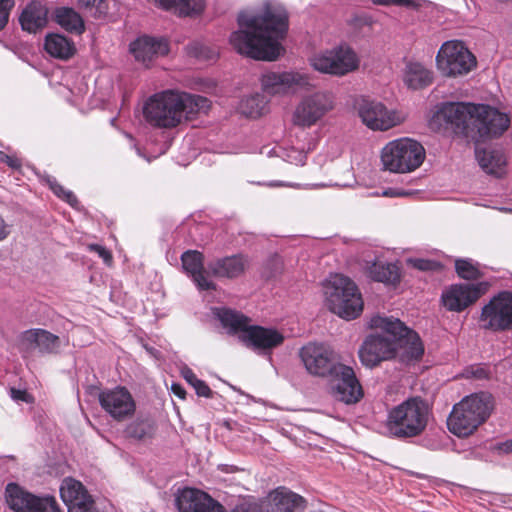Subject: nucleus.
<instances>
[{"label":"nucleus","mask_w":512,"mask_h":512,"mask_svg":"<svg viewBox=\"0 0 512 512\" xmlns=\"http://www.w3.org/2000/svg\"><path fill=\"white\" fill-rule=\"evenodd\" d=\"M180 259L184 272L192 279L200 291L216 290V284L208 278L202 252L187 250L182 253Z\"/></svg>","instance_id":"21"},{"label":"nucleus","mask_w":512,"mask_h":512,"mask_svg":"<svg viewBox=\"0 0 512 512\" xmlns=\"http://www.w3.org/2000/svg\"><path fill=\"white\" fill-rule=\"evenodd\" d=\"M182 377L186 380L188 384H190L196 394L200 397L210 398L212 397L213 391L207 385V383L201 379H199L192 369L189 367H185L181 370Z\"/></svg>","instance_id":"37"},{"label":"nucleus","mask_w":512,"mask_h":512,"mask_svg":"<svg viewBox=\"0 0 512 512\" xmlns=\"http://www.w3.org/2000/svg\"><path fill=\"white\" fill-rule=\"evenodd\" d=\"M475 104L463 102L444 103L434 115V121L450 125L456 133L472 135Z\"/></svg>","instance_id":"14"},{"label":"nucleus","mask_w":512,"mask_h":512,"mask_svg":"<svg viewBox=\"0 0 512 512\" xmlns=\"http://www.w3.org/2000/svg\"><path fill=\"white\" fill-rule=\"evenodd\" d=\"M374 4L378 5H396L405 7H417L418 4L415 0H371Z\"/></svg>","instance_id":"46"},{"label":"nucleus","mask_w":512,"mask_h":512,"mask_svg":"<svg viewBox=\"0 0 512 512\" xmlns=\"http://www.w3.org/2000/svg\"><path fill=\"white\" fill-rule=\"evenodd\" d=\"M78 5L81 8L84 9H91L93 7H96L98 10L101 9V4L103 3V0H77Z\"/></svg>","instance_id":"54"},{"label":"nucleus","mask_w":512,"mask_h":512,"mask_svg":"<svg viewBox=\"0 0 512 512\" xmlns=\"http://www.w3.org/2000/svg\"><path fill=\"white\" fill-rule=\"evenodd\" d=\"M44 49L51 57L60 60H68L76 53L74 42L58 33L48 34L45 37Z\"/></svg>","instance_id":"29"},{"label":"nucleus","mask_w":512,"mask_h":512,"mask_svg":"<svg viewBox=\"0 0 512 512\" xmlns=\"http://www.w3.org/2000/svg\"><path fill=\"white\" fill-rule=\"evenodd\" d=\"M430 409L421 397H411L393 407L385 422L386 434L397 439L421 435L428 424Z\"/></svg>","instance_id":"6"},{"label":"nucleus","mask_w":512,"mask_h":512,"mask_svg":"<svg viewBox=\"0 0 512 512\" xmlns=\"http://www.w3.org/2000/svg\"><path fill=\"white\" fill-rule=\"evenodd\" d=\"M46 183L58 198L66 201L72 207L77 206V197L74 195L72 191L66 190L62 185H60L56 178L52 176H47Z\"/></svg>","instance_id":"38"},{"label":"nucleus","mask_w":512,"mask_h":512,"mask_svg":"<svg viewBox=\"0 0 512 512\" xmlns=\"http://www.w3.org/2000/svg\"><path fill=\"white\" fill-rule=\"evenodd\" d=\"M455 268L457 274L463 279H477L480 277V271L470 260H456Z\"/></svg>","instance_id":"39"},{"label":"nucleus","mask_w":512,"mask_h":512,"mask_svg":"<svg viewBox=\"0 0 512 512\" xmlns=\"http://www.w3.org/2000/svg\"><path fill=\"white\" fill-rule=\"evenodd\" d=\"M471 139L480 140L495 137L506 131L510 125L507 114L489 105H475Z\"/></svg>","instance_id":"13"},{"label":"nucleus","mask_w":512,"mask_h":512,"mask_svg":"<svg viewBox=\"0 0 512 512\" xmlns=\"http://www.w3.org/2000/svg\"><path fill=\"white\" fill-rule=\"evenodd\" d=\"M372 329L383 334L369 335L359 349V358L366 367H375L380 362L398 358L403 363L418 361L424 353L419 335L410 330L399 319L376 315L370 320Z\"/></svg>","instance_id":"2"},{"label":"nucleus","mask_w":512,"mask_h":512,"mask_svg":"<svg viewBox=\"0 0 512 512\" xmlns=\"http://www.w3.org/2000/svg\"><path fill=\"white\" fill-rule=\"evenodd\" d=\"M492 408V397L488 393L468 395L453 406L448 428L459 437L469 436L487 420Z\"/></svg>","instance_id":"7"},{"label":"nucleus","mask_w":512,"mask_h":512,"mask_svg":"<svg viewBox=\"0 0 512 512\" xmlns=\"http://www.w3.org/2000/svg\"><path fill=\"white\" fill-rule=\"evenodd\" d=\"M130 51L137 61H141L148 66L153 59L167 55L169 45L164 38L142 36L130 44Z\"/></svg>","instance_id":"22"},{"label":"nucleus","mask_w":512,"mask_h":512,"mask_svg":"<svg viewBox=\"0 0 512 512\" xmlns=\"http://www.w3.org/2000/svg\"><path fill=\"white\" fill-rule=\"evenodd\" d=\"M369 277L377 282L395 284L399 280V271L396 265L377 261L368 268Z\"/></svg>","instance_id":"33"},{"label":"nucleus","mask_w":512,"mask_h":512,"mask_svg":"<svg viewBox=\"0 0 512 512\" xmlns=\"http://www.w3.org/2000/svg\"><path fill=\"white\" fill-rule=\"evenodd\" d=\"M247 264V258L238 254L210 261L207 269L215 277L232 279L243 274Z\"/></svg>","instance_id":"25"},{"label":"nucleus","mask_w":512,"mask_h":512,"mask_svg":"<svg viewBox=\"0 0 512 512\" xmlns=\"http://www.w3.org/2000/svg\"><path fill=\"white\" fill-rule=\"evenodd\" d=\"M10 234V229L8 224L5 222L3 217L0 215V241H3Z\"/></svg>","instance_id":"55"},{"label":"nucleus","mask_w":512,"mask_h":512,"mask_svg":"<svg viewBox=\"0 0 512 512\" xmlns=\"http://www.w3.org/2000/svg\"><path fill=\"white\" fill-rule=\"evenodd\" d=\"M480 167L488 174L500 177L505 172L506 158L501 149L479 148L475 150Z\"/></svg>","instance_id":"26"},{"label":"nucleus","mask_w":512,"mask_h":512,"mask_svg":"<svg viewBox=\"0 0 512 512\" xmlns=\"http://www.w3.org/2000/svg\"><path fill=\"white\" fill-rule=\"evenodd\" d=\"M481 327L492 331L512 329V292L503 291L494 296L481 311Z\"/></svg>","instance_id":"12"},{"label":"nucleus","mask_w":512,"mask_h":512,"mask_svg":"<svg viewBox=\"0 0 512 512\" xmlns=\"http://www.w3.org/2000/svg\"><path fill=\"white\" fill-rule=\"evenodd\" d=\"M99 403L102 409L117 421L131 417L136 410V403L125 387L100 392Z\"/></svg>","instance_id":"16"},{"label":"nucleus","mask_w":512,"mask_h":512,"mask_svg":"<svg viewBox=\"0 0 512 512\" xmlns=\"http://www.w3.org/2000/svg\"><path fill=\"white\" fill-rule=\"evenodd\" d=\"M60 496L63 502L69 505L90 495L80 481L66 478L61 484Z\"/></svg>","instance_id":"36"},{"label":"nucleus","mask_w":512,"mask_h":512,"mask_svg":"<svg viewBox=\"0 0 512 512\" xmlns=\"http://www.w3.org/2000/svg\"><path fill=\"white\" fill-rule=\"evenodd\" d=\"M212 313L230 335L240 333L239 340L254 350L267 352L284 341L283 335L275 329L249 325L250 318L239 311L214 307Z\"/></svg>","instance_id":"5"},{"label":"nucleus","mask_w":512,"mask_h":512,"mask_svg":"<svg viewBox=\"0 0 512 512\" xmlns=\"http://www.w3.org/2000/svg\"><path fill=\"white\" fill-rule=\"evenodd\" d=\"M486 371L482 367L471 366L464 370L463 376L466 378H477L482 379L486 377Z\"/></svg>","instance_id":"47"},{"label":"nucleus","mask_w":512,"mask_h":512,"mask_svg":"<svg viewBox=\"0 0 512 512\" xmlns=\"http://www.w3.org/2000/svg\"><path fill=\"white\" fill-rule=\"evenodd\" d=\"M322 386L336 401L345 405L359 403L364 397L363 387L352 367L340 362L338 354L322 345Z\"/></svg>","instance_id":"4"},{"label":"nucleus","mask_w":512,"mask_h":512,"mask_svg":"<svg viewBox=\"0 0 512 512\" xmlns=\"http://www.w3.org/2000/svg\"><path fill=\"white\" fill-rule=\"evenodd\" d=\"M265 505L269 512H303L305 500L286 488H277L270 493Z\"/></svg>","instance_id":"23"},{"label":"nucleus","mask_w":512,"mask_h":512,"mask_svg":"<svg viewBox=\"0 0 512 512\" xmlns=\"http://www.w3.org/2000/svg\"><path fill=\"white\" fill-rule=\"evenodd\" d=\"M222 512H227L224 508ZM230 512H269L266 508L265 502H257L252 500H243Z\"/></svg>","instance_id":"41"},{"label":"nucleus","mask_w":512,"mask_h":512,"mask_svg":"<svg viewBox=\"0 0 512 512\" xmlns=\"http://www.w3.org/2000/svg\"><path fill=\"white\" fill-rule=\"evenodd\" d=\"M433 73L422 63L410 61L406 64L403 72L405 85L413 90L427 87L432 83Z\"/></svg>","instance_id":"28"},{"label":"nucleus","mask_w":512,"mask_h":512,"mask_svg":"<svg viewBox=\"0 0 512 512\" xmlns=\"http://www.w3.org/2000/svg\"><path fill=\"white\" fill-rule=\"evenodd\" d=\"M210 105V100L204 96L165 90L146 100L143 115L152 126L174 128L183 120L193 119L200 112L207 113Z\"/></svg>","instance_id":"3"},{"label":"nucleus","mask_w":512,"mask_h":512,"mask_svg":"<svg viewBox=\"0 0 512 512\" xmlns=\"http://www.w3.org/2000/svg\"><path fill=\"white\" fill-rule=\"evenodd\" d=\"M54 20L65 31L81 35L85 31L82 16L70 7H57L54 10Z\"/></svg>","instance_id":"31"},{"label":"nucleus","mask_w":512,"mask_h":512,"mask_svg":"<svg viewBox=\"0 0 512 512\" xmlns=\"http://www.w3.org/2000/svg\"><path fill=\"white\" fill-rule=\"evenodd\" d=\"M261 87L270 96L295 92L308 85V78L298 72L267 71L261 75Z\"/></svg>","instance_id":"18"},{"label":"nucleus","mask_w":512,"mask_h":512,"mask_svg":"<svg viewBox=\"0 0 512 512\" xmlns=\"http://www.w3.org/2000/svg\"><path fill=\"white\" fill-rule=\"evenodd\" d=\"M172 392L177 396L179 397L180 399H185L186 397V391L184 389V387L180 384H172Z\"/></svg>","instance_id":"56"},{"label":"nucleus","mask_w":512,"mask_h":512,"mask_svg":"<svg viewBox=\"0 0 512 512\" xmlns=\"http://www.w3.org/2000/svg\"><path fill=\"white\" fill-rule=\"evenodd\" d=\"M156 430L157 425L152 417L139 415L126 426L124 433L128 438L144 441L153 438Z\"/></svg>","instance_id":"32"},{"label":"nucleus","mask_w":512,"mask_h":512,"mask_svg":"<svg viewBox=\"0 0 512 512\" xmlns=\"http://www.w3.org/2000/svg\"><path fill=\"white\" fill-rule=\"evenodd\" d=\"M10 396L15 401H22L26 403L30 401V395L25 390L11 388Z\"/></svg>","instance_id":"51"},{"label":"nucleus","mask_w":512,"mask_h":512,"mask_svg":"<svg viewBox=\"0 0 512 512\" xmlns=\"http://www.w3.org/2000/svg\"><path fill=\"white\" fill-rule=\"evenodd\" d=\"M268 266L271 268L270 273L267 275L268 278H276L282 272L283 262L280 256L274 255L271 257Z\"/></svg>","instance_id":"44"},{"label":"nucleus","mask_w":512,"mask_h":512,"mask_svg":"<svg viewBox=\"0 0 512 512\" xmlns=\"http://www.w3.org/2000/svg\"><path fill=\"white\" fill-rule=\"evenodd\" d=\"M175 505L179 512L223 511V506L207 493L188 487L177 493L175 497Z\"/></svg>","instance_id":"20"},{"label":"nucleus","mask_w":512,"mask_h":512,"mask_svg":"<svg viewBox=\"0 0 512 512\" xmlns=\"http://www.w3.org/2000/svg\"><path fill=\"white\" fill-rule=\"evenodd\" d=\"M413 194V191L401 188H387L382 192V196L385 197H409Z\"/></svg>","instance_id":"48"},{"label":"nucleus","mask_w":512,"mask_h":512,"mask_svg":"<svg viewBox=\"0 0 512 512\" xmlns=\"http://www.w3.org/2000/svg\"><path fill=\"white\" fill-rule=\"evenodd\" d=\"M411 263L413 264V266L415 268H417L419 270H423V271L433 270L438 265L436 262L426 260V259H414V260H411Z\"/></svg>","instance_id":"49"},{"label":"nucleus","mask_w":512,"mask_h":512,"mask_svg":"<svg viewBox=\"0 0 512 512\" xmlns=\"http://www.w3.org/2000/svg\"><path fill=\"white\" fill-rule=\"evenodd\" d=\"M497 449L502 453H512V439L499 443Z\"/></svg>","instance_id":"57"},{"label":"nucleus","mask_w":512,"mask_h":512,"mask_svg":"<svg viewBox=\"0 0 512 512\" xmlns=\"http://www.w3.org/2000/svg\"><path fill=\"white\" fill-rule=\"evenodd\" d=\"M295 123L302 126H311L320 119V96L314 94L305 97L294 113Z\"/></svg>","instance_id":"30"},{"label":"nucleus","mask_w":512,"mask_h":512,"mask_svg":"<svg viewBox=\"0 0 512 512\" xmlns=\"http://www.w3.org/2000/svg\"><path fill=\"white\" fill-rule=\"evenodd\" d=\"M425 155L421 143L410 138H400L388 142L382 148L381 162L387 171L409 173L423 163Z\"/></svg>","instance_id":"9"},{"label":"nucleus","mask_w":512,"mask_h":512,"mask_svg":"<svg viewBox=\"0 0 512 512\" xmlns=\"http://www.w3.org/2000/svg\"><path fill=\"white\" fill-rule=\"evenodd\" d=\"M476 64L475 56L458 40L444 42L436 56L437 68L446 77L466 75Z\"/></svg>","instance_id":"10"},{"label":"nucleus","mask_w":512,"mask_h":512,"mask_svg":"<svg viewBox=\"0 0 512 512\" xmlns=\"http://www.w3.org/2000/svg\"><path fill=\"white\" fill-rule=\"evenodd\" d=\"M334 96L332 94H322V114L334 108Z\"/></svg>","instance_id":"53"},{"label":"nucleus","mask_w":512,"mask_h":512,"mask_svg":"<svg viewBox=\"0 0 512 512\" xmlns=\"http://www.w3.org/2000/svg\"><path fill=\"white\" fill-rule=\"evenodd\" d=\"M19 346L25 352L37 350L41 355H56L61 351V340L45 329L33 328L20 334Z\"/></svg>","instance_id":"19"},{"label":"nucleus","mask_w":512,"mask_h":512,"mask_svg":"<svg viewBox=\"0 0 512 512\" xmlns=\"http://www.w3.org/2000/svg\"><path fill=\"white\" fill-rule=\"evenodd\" d=\"M30 512H62L56 501L52 496L37 497Z\"/></svg>","instance_id":"40"},{"label":"nucleus","mask_w":512,"mask_h":512,"mask_svg":"<svg viewBox=\"0 0 512 512\" xmlns=\"http://www.w3.org/2000/svg\"><path fill=\"white\" fill-rule=\"evenodd\" d=\"M356 109L363 124L375 131H386L401 124L405 117L397 110H389L381 102L361 98Z\"/></svg>","instance_id":"11"},{"label":"nucleus","mask_w":512,"mask_h":512,"mask_svg":"<svg viewBox=\"0 0 512 512\" xmlns=\"http://www.w3.org/2000/svg\"><path fill=\"white\" fill-rule=\"evenodd\" d=\"M329 309L345 320L357 318L363 310V300L356 285L341 274L331 275L325 284L322 283Z\"/></svg>","instance_id":"8"},{"label":"nucleus","mask_w":512,"mask_h":512,"mask_svg":"<svg viewBox=\"0 0 512 512\" xmlns=\"http://www.w3.org/2000/svg\"><path fill=\"white\" fill-rule=\"evenodd\" d=\"M360 58L347 44H341L322 55V73L344 76L359 68Z\"/></svg>","instance_id":"17"},{"label":"nucleus","mask_w":512,"mask_h":512,"mask_svg":"<svg viewBox=\"0 0 512 512\" xmlns=\"http://www.w3.org/2000/svg\"><path fill=\"white\" fill-rule=\"evenodd\" d=\"M67 506L68 512H95V504L91 496H87Z\"/></svg>","instance_id":"42"},{"label":"nucleus","mask_w":512,"mask_h":512,"mask_svg":"<svg viewBox=\"0 0 512 512\" xmlns=\"http://www.w3.org/2000/svg\"><path fill=\"white\" fill-rule=\"evenodd\" d=\"M299 357L309 374L320 375V344L309 342L300 349Z\"/></svg>","instance_id":"34"},{"label":"nucleus","mask_w":512,"mask_h":512,"mask_svg":"<svg viewBox=\"0 0 512 512\" xmlns=\"http://www.w3.org/2000/svg\"><path fill=\"white\" fill-rule=\"evenodd\" d=\"M237 22L240 29L230 35V43L239 54L275 61L284 52L281 40L288 32L289 15L279 1L265 0L258 13L241 11Z\"/></svg>","instance_id":"1"},{"label":"nucleus","mask_w":512,"mask_h":512,"mask_svg":"<svg viewBox=\"0 0 512 512\" xmlns=\"http://www.w3.org/2000/svg\"><path fill=\"white\" fill-rule=\"evenodd\" d=\"M37 497L17 483H9L5 489L6 503L15 512H30Z\"/></svg>","instance_id":"27"},{"label":"nucleus","mask_w":512,"mask_h":512,"mask_svg":"<svg viewBox=\"0 0 512 512\" xmlns=\"http://www.w3.org/2000/svg\"><path fill=\"white\" fill-rule=\"evenodd\" d=\"M19 23L23 31L37 33L48 23V9L40 1L32 0L23 8Z\"/></svg>","instance_id":"24"},{"label":"nucleus","mask_w":512,"mask_h":512,"mask_svg":"<svg viewBox=\"0 0 512 512\" xmlns=\"http://www.w3.org/2000/svg\"><path fill=\"white\" fill-rule=\"evenodd\" d=\"M312 65H313L315 70L320 71V62L317 59L313 60Z\"/></svg>","instance_id":"58"},{"label":"nucleus","mask_w":512,"mask_h":512,"mask_svg":"<svg viewBox=\"0 0 512 512\" xmlns=\"http://www.w3.org/2000/svg\"><path fill=\"white\" fill-rule=\"evenodd\" d=\"M488 290V283L455 284L445 289L441 300L449 311L460 312L474 303Z\"/></svg>","instance_id":"15"},{"label":"nucleus","mask_w":512,"mask_h":512,"mask_svg":"<svg viewBox=\"0 0 512 512\" xmlns=\"http://www.w3.org/2000/svg\"><path fill=\"white\" fill-rule=\"evenodd\" d=\"M269 100L264 94L255 93L241 100V113L250 118L260 117L268 105Z\"/></svg>","instance_id":"35"},{"label":"nucleus","mask_w":512,"mask_h":512,"mask_svg":"<svg viewBox=\"0 0 512 512\" xmlns=\"http://www.w3.org/2000/svg\"><path fill=\"white\" fill-rule=\"evenodd\" d=\"M89 250L92 252H96L99 255V257L103 259L105 264L110 265L112 263V254L104 246L99 244H90Z\"/></svg>","instance_id":"45"},{"label":"nucleus","mask_w":512,"mask_h":512,"mask_svg":"<svg viewBox=\"0 0 512 512\" xmlns=\"http://www.w3.org/2000/svg\"><path fill=\"white\" fill-rule=\"evenodd\" d=\"M14 5L15 0H0V31L7 25Z\"/></svg>","instance_id":"43"},{"label":"nucleus","mask_w":512,"mask_h":512,"mask_svg":"<svg viewBox=\"0 0 512 512\" xmlns=\"http://www.w3.org/2000/svg\"><path fill=\"white\" fill-rule=\"evenodd\" d=\"M0 161L5 163L7 166H9L12 169H20L21 168V161L14 157L7 155L3 152H0Z\"/></svg>","instance_id":"50"},{"label":"nucleus","mask_w":512,"mask_h":512,"mask_svg":"<svg viewBox=\"0 0 512 512\" xmlns=\"http://www.w3.org/2000/svg\"><path fill=\"white\" fill-rule=\"evenodd\" d=\"M189 52L197 58H210L206 52L207 48L199 43L190 46Z\"/></svg>","instance_id":"52"}]
</instances>
